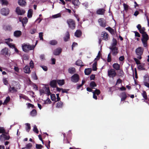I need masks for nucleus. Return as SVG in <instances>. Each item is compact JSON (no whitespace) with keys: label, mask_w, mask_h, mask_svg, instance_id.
<instances>
[{"label":"nucleus","mask_w":149,"mask_h":149,"mask_svg":"<svg viewBox=\"0 0 149 149\" xmlns=\"http://www.w3.org/2000/svg\"><path fill=\"white\" fill-rule=\"evenodd\" d=\"M57 80H53L50 82V85L51 87L55 88L57 87Z\"/></svg>","instance_id":"16"},{"label":"nucleus","mask_w":149,"mask_h":149,"mask_svg":"<svg viewBox=\"0 0 149 149\" xmlns=\"http://www.w3.org/2000/svg\"><path fill=\"white\" fill-rule=\"evenodd\" d=\"M33 11V10L31 9H30L28 10L27 16L29 18H31L32 17Z\"/></svg>","instance_id":"29"},{"label":"nucleus","mask_w":149,"mask_h":149,"mask_svg":"<svg viewBox=\"0 0 149 149\" xmlns=\"http://www.w3.org/2000/svg\"><path fill=\"white\" fill-rule=\"evenodd\" d=\"M101 55V54L100 53V51H99L98 54L96 56V58H95L94 60V61H95L94 63V66H97V61L100 58V56Z\"/></svg>","instance_id":"19"},{"label":"nucleus","mask_w":149,"mask_h":149,"mask_svg":"<svg viewBox=\"0 0 149 149\" xmlns=\"http://www.w3.org/2000/svg\"><path fill=\"white\" fill-rule=\"evenodd\" d=\"M51 99L52 101H55L56 102V97L55 94H52L50 95Z\"/></svg>","instance_id":"43"},{"label":"nucleus","mask_w":149,"mask_h":149,"mask_svg":"<svg viewBox=\"0 0 149 149\" xmlns=\"http://www.w3.org/2000/svg\"><path fill=\"white\" fill-rule=\"evenodd\" d=\"M26 105L27 106L28 108H30L31 107L32 108H33L34 107V105L33 104H32L30 103H26Z\"/></svg>","instance_id":"53"},{"label":"nucleus","mask_w":149,"mask_h":149,"mask_svg":"<svg viewBox=\"0 0 149 149\" xmlns=\"http://www.w3.org/2000/svg\"><path fill=\"white\" fill-rule=\"evenodd\" d=\"M35 47L34 45H31L29 44H24L22 45V49L23 51L27 52L29 50L33 49Z\"/></svg>","instance_id":"2"},{"label":"nucleus","mask_w":149,"mask_h":149,"mask_svg":"<svg viewBox=\"0 0 149 149\" xmlns=\"http://www.w3.org/2000/svg\"><path fill=\"white\" fill-rule=\"evenodd\" d=\"M82 62L80 60H78L76 62V65L78 66H80L81 67L83 66L84 65H82Z\"/></svg>","instance_id":"32"},{"label":"nucleus","mask_w":149,"mask_h":149,"mask_svg":"<svg viewBox=\"0 0 149 149\" xmlns=\"http://www.w3.org/2000/svg\"><path fill=\"white\" fill-rule=\"evenodd\" d=\"M18 4L22 6H24L26 3L25 0H18Z\"/></svg>","instance_id":"24"},{"label":"nucleus","mask_w":149,"mask_h":149,"mask_svg":"<svg viewBox=\"0 0 149 149\" xmlns=\"http://www.w3.org/2000/svg\"><path fill=\"white\" fill-rule=\"evenodd\" d=\"M10 138L8 135H7L5 134H3L0 136V140L1 141L3 142L5 140H8Z\"/></svg>","instance_id":"11"},{"label":"nucleus","mask_w":149,"mask_h":149,"mask_svg":"<svg viewBox=\"0 0 149 149\" xmlns=\"http://www.w3.org/2000/svg\"><path fill=\"white\" fill-rule=\"evenodd\" d=\"M120 97L121 98V101H122L125 100L126 99L127 95L125 92H123L120 93Z\"/></svg>","instance_id":"15"},{"label":"nucleus","mask_w":149,"mask_h":149,"mask_svg":"<svg viewBox=\"0 0 149 149\" xmlns=\"http://www.w3.org/2000/svg\"><path fill=\"white\" fill-rule=\"evenodd\" d=\"M117 44V41L116 39L113 38V43L112 44L111 47H116Z\"/></svg>","instance_id":"38"},{"label":"nucleus","mask_w":149,"mask_h":149,"mask_svg":"<svg viewBox=\"0 0 149 149\" xmlns=\"http://www.w3.org/2000/svg\"><path fill=\"white\" fill-rule=\"evenodd\" d=\"M113 67L116 70H120V66L118 63H116L113 65Z\"/></svg>","instance_id":"23"},{"label":"nucleus","mask_w":149,"mask_h":149,"mask_svg":"<svg viewBox=\"0 0 149 149\" xmlns=\"http://www.w3.org/2000/svg\"><path fill=\"white\" fill-rule=\"evenodd\" d=\"M33 131L36 134H38V131L36 125L33 126Z\"/></svg>","instance_id":"47"},{"label":"nucleus","mask_w":149,"mask_h":149,"mask_svg":"<svg viewBox=\"0 0 149 149\" xmlns=\"http://www.w3.org/2000/svg\"><path fill=\"white\" fill-rule=\"evenodd\" d=\"M40 67L42 68L43 70L45 71L47 70L48 68L47 66L44 65H40Z\"/></svg>","instance_id":"59"},{"label":"nucleus","mask_w":149,"mask_h":149,"mask_svg":"<svg viewBox=\"0 0 149 149\" xmlns=\"http://www.w3.org/2000/svg\"><path fill=\"white\" fill-rule=\"evenodd\" d=\"M96 13L99 15H103L104 13V10L103 9H99L97 10Z\"/></svg>","instance_id":"27"},{"label":"nucleus","mask_w":149,"mask_h":149,"mask_svg":"<svg viewBox=\"0 0 149 149\" xmlns=\"http://www.w3.org/2000/svg\"><path fill=\"white\" fill-rule=\"evenodd\" d=\"M40 58L41 60L45 59V55L44 54H41L40 56Z\"/></svg>","instance_id":"64"},{"label":"nucleus","mask_w":149,"mask_h":149,"mask_svg":"<svg viewBox=\"0 0 149 149\" xmlns=\"http://www.w3.org/2000/svg\"><path fill=\"white\" fill-rule=\"evenodd\" d=\"M111 50L112 54L113 56H116L118 53V49L116 47H111L109 48Z\"/></svg>","instance_id":"12"},{"label":"nucleus","mask_w":149,"mask_h":149,"mask_svg":"<svg viewBox=\"0 0 149 149\" xmlns=\"http://www.w3.org/2000/svg\"><path fill=\"white\" fill-rule=\"evenodd\" d=\"M1 54L4 55L6 57H9L10 55V52L8 49L5 47L3 49L1 52Z\"/></svg>","instance_id":"6"},{"label":"nucleus","mask_w":149,"mask_h":149,"mask_svg":"<svg viewBox=\"0 0 149 149\" xmlns=\"http://www.w3.org/2000/svg\"><path fill=\"white\" fill-rule=\"evenodd\" d=\"M49 43L51 45H55L57 44L58 42L56 40H52L49 41Z\"/></svg>","instance_id":"26"},{"label":"nucleus","mask_w":149,"mask_h":149,"mask_svg":"<svg viewBox=\"0 0 149 149\" xmlns=\"http://www.w3.org/2000/svg\"><path fill=\"white\" fill-rule=\"evenodd\" d=\"M82 4L84 6L86 7V8H87L88 6V3L87 2H85L84 3H82Z\"/></svg>","instance_id":"62"},{"label":"nucleus","mask_w":149,"mask_h":149,"mask_svg":"<svg viewBox=\"0 0 149 149\" xmlns=\"http://www.w3.org/2000/svg\"><path fill=\"white\" fill-rule=\"evenodd\" d=\"M108 75L110 77L113 78L116 75V70L113 69H111L108 70Z\"/></svg>","instance_id":"5"},{"label":"nucleus","mask_w":149,"mask_h":149,"mask_svg":"<svg viewBox=\"0 0 149 149\" xmlns=\"http://www.w3.org/2000/svg\"><path fill=\"white\" fill-rule=\"evenodd\" d=\"M141 95L145 100L147 99V93L145 91H143V93H141Z\"/></svg>","instance_id":"35"},{"label":"nucleus","mask_w":149,"mask_h":149,"mask_svg":"<svg viewBox=\"0 0 149 149\" xmlns=\"http://www.w3.org/2000/svg\"><path fill=\"white\" fill-rule=\"evenodd\" d=\"M100 93V91L99 89H96L95 91H94V99L97 100V97L96 95H98Z\"/></svg>","instance_id":"17"},{"label":"nucleus","mask_w":149,"mask_h":149,"mask_svg":"<svg viewBox=\"0 0 149 149\" xmlns=\"http://www.w3.org/2000/svg\"><path fill=\"white\" fill-rule=\"evenodd\" d=\"M140 33L142 34V38L141 39L143 46L146 47L147 46V41L149 40V37L146 32V29L144 27H142L140 24H138L136 26Z\"/></svg>","instance_id":"1"},{"label":"nucleus","mask_w":149,"mask_h":149,"mask_svg":"<svg viewBox=\"0 0 149 149\" xmlns=\"http://www.w3.org/2000/svg\"><path fill=\"white\" fill-rule=\"evenodd\" d=\"M119 76L123 77L124 75V73L122 70H120L119 72Z\"/></svg>","instance_id":"58"},{"label":"nucleus","mask_w":149,"mask_h":149,"mask_svg":"<svg viewBox=\"0 0 149 149\" xmlns=\"http://www.w3.org/2000/svg\"><path fill=\"white\" fill-rule=\"evenodd\" d=\"M28 22V19L26 17L24 18L22 21V26L23 27H24V24H26Z\"/></svg>","instance_id":"30"},{"label":"nucleus","mask_w":149,"mask_h":149,"mask_svg":"<svg viewBox=\"0 0 149 149\" xmlns=\"http://www.w3.org/2000/svg\"><path fill=\"white\" fill-rule=\"evenodd\" d=\"M137 58H134V61L136 62V63L137 65L140 64V61Z\"/></svg>","instance_id":"60"},{"label":"nucleus","mask_w":149,"mask_h":149,"mask_svg":"<svg viewBox=\"0 0 149 149\" xmlns=\"http://www.w3.org/2000/svg\"><path fill=\"white\" fill-rule=\"evenodd\" d=\"M98 22L100 25L103 27H105L106 26V21L103 18H101L98 19Z\"/></svg>","instance_id":"13"},{"label":"nucleus","mask_w":149,"mask_h":149,"mask_svg":"<svg viewBox=\"0 0 149 149\" xmlns=\"http://www.w3.org/2000/svg\"><path fill=\"white\" fill-rule=\"evenodd\" d=\"M10 88L9 90V91L13 93L15 91H17V90H16L15 89V87H11L10 86Z\"/></svg>","instance_id":"49"},{"label":"nucleus","mask_w":149,"mask_h":149,"mask_svg":"<svg viewBox=\"0 0 149 149\" xmlns=\"http://www.w3.org/2000/svg\"><path fill=\"white\" fill-rule=\"evenodd\" d=\"M22 34V32L19 30L16 31L14 32L13 33L14 36L16 38L19 37Z\"/></svg>","instance_id":"18"},{"label":"nucleus","mask_w":149,"mask_h":149,"mask_svg":"<svg viewBox=\"0 0 149 149\" xmlns=\"http://www.w3.org/2000/svg\"><path fill=\"white\" fill-rule=\"evenodd\" d=\"M36 31V29H31L29 31V32L31 34H33L35 33Z\"/></svg>","instance_id":"54"},{"label":"nucleus","mask_w":149,"mask_h":149,"mask_svg":"<svg viewBox=\"0 0 149 149\" xmlns=\"http://www.w3.org/2000/svg\"><path fill=\"white\" fill-rule=\"evenodd\" d=\"M63 105V103L61 101L58 102L57 103L56 107L58 108H61Z\"/></svg>","instance_id":"45"},{"label":"nucleus","mask_w":149,"mask_h":149,"mask_svg":"<svg viewBox=\"0 0 149 149\" xmlns=\"http://www.w3.org/2000/svg\"><path fill=\"white\" fill-rule=\"evenodd\" d=\"M123 6L124 7V10L126 11H127L129 9V6H128L127 4L124 3L123 4Z\"/></svg>","instance_id":"46"},{"label":"nucleus","mask_w":149,"mask_h":149,"mask_svg":"<svg viewBox=\"0 0 149 149\" xmlns=\"http://www.w3.org/2000/svg\"><path fill=\"white\" fill-rule=\"evenodd\" d=\"M111 61V53H109L107 57V61L108 62H110Z\"/></svg>","instance_id":"48"},{"label":"nucleus","mask_w":149,"mask_h":149,"mask_svg":"<svg viewBox=\"0 0 149 149\" xmlns=\"http://www.w3.org/2000/svg\"><path fill=\"white\" fill-rule=\"evenodd\" d=\"M61 16V14L60 13H58L57 14L52 15V18L54 19L60 17Z\"/></svg>","instance_id":"39"},{"label":"nucleus","mask_w":149,"mask_h":149,"mask_svg":"<svg viewBox=\"0 0 149 149\" xmlns=\"http://www.w3.org/2000/svg\"><path fill=\"white\" fill-rule=\"evenodd\" d=\"M81 35L82 32L80 30H77L74 33L75 36L77 38L80 37L81 36Z\"/></svg>","instance_id":"22"},{"label":"nucleus","mask_w":149,"mask_h":149,"mask_svg":"<svg viewBox=\"0 0 149 149\" xmlns=\"http://www.w3.org/2000/svg\"><path fill=\"white\" fill-rule=\"evenodd\" d=\"M3 81L4 84L7 85L8 84V81L7 79L6 78L3 77Z\"/></svg>","instance_id":"42"},{"label":"nucleus","mask_w":149,"mask_h":149,"mask_svg":"<svg viewBox=\"0 0 149 149\" xmlns=\"http://www.w3.org/2000/svg\"><path fill=\"white\" fill-rule=\"evenodd\" d=\"M71 79L72 82L77 83L79 79V76L77 74H74L71 77Z\"/></svg>","instance_id":"8"},{"label":"nucleus","mask_w":149,"mask_h":149,"mask_svg":"<svg viewBox=\"0 0 149 149\" xmlns=\"http://www.w3.org/2000/svg\"><path fill=\"white\" fill-rule=\"evenodd\" d=\"M46 90V91L47 93H46V94H47V95L49 96L50 95H51V93L50 92V90L49 88H47V87H45Z\"/></svg>","instance_id":"56"},{"label":"nucleus","mask_w":149,"mask_h":149,"mask_svg":"<svg viewBox=\"0 0 149 149\" xmlns=\"http://www.w3.org/2000/svg\"><path fill=\"white\" fill-rule=\"evenodd\" d=\"M62 51V49L60 47H58L56 49L54 50L53 54L55 56L59 55L61 52Z\"/></svg>","instance_id":"14"},{"label":"nucleus","mask_w":149,"mask_h":149,"mask_svg":"<svg viewBox=\"0 0 149 149\" xmlns=\"http://www.w3.org/2000/svg\"><path fill=\"white\" fill-rule=\"evenodd\" d=\"M144 82L149 81V76L148 74H146L144 76Z\"/></svg>","instance_id":"40"},{"label":"nucleus","mask_w":149,"mask_h":149,"mask_svg":"<svg viewBox=\"0 0 149 149\" xmlns=\"http://www.w3.org/2000/svg\"><path fill=\"white\" fill-rule=\"evenodd\" d=\"M69 27L72 29H74L75 27L74 21L72 19H69L67 21Z\"/></svg>","instance_id":"4"},{"label":"nucleus","mask_w":149,"mask_h":149,"mask_svg":"<svg viewBox=\"0 0 149 149\" xmlns=\"http://www.w3.org/2000/svg\"><path fill=\"white\" fill-rule=\"evenodd\" d=\"M43 146L41 144H36V147L37 149H41Z\"/></svg>","instance_id":"55"},{"label":"nucleus","mask_w":149,"mask_h":149,"mask_svg":"<svg viewBox=\"0 0 149 149\" xmlns=\"http://www.w3.org/2000/svg\"><path fill=\"white\" fill-rule=\"evenodd\" d=\"M68 71L70 73L73 74L75 72V69L74 68H69L68 70Z\"/></svg>","instance_id":"36"},{"label":"nucleus","mask_w":149,"mask_h":149,"mask_svg":"<svg viewBox=\"0 0 149 149\" xmlns=\"http://www.w3.org/2000/svg\"><path fill=\"white\" fill-rule=\"evenodd\" d=\"M0 2L3 5H7L8 4V2L7 0H0Z\"/></svg>","instance_id":"44"},{"label":"nucleus","mask_w":149,"mask_h":149,"mask_svg":"<svg viewBox=\"0 0 149 149\" xmlns=\"http://www.w3.org/2000/svg\"><path fill=\"white\" fill-rule=\"evenodd\" d=\"M26 125L25 129L26 131L29 132L31 129L30 124L29 123H26L25 124Z\"/></svg>","instance_id":"28"},{"label":"nucleus","mask_w":149,"mask_h":149,"mask_svg":"<svg viewBox=\"0 0 149 149\" xmlns=\"http://www.w3.org/2000/svg\"><path fill=\"white\" fill-rule=\"evenodd\" d=\"M101 35L102 39L105 41L108 40L109 38V35L105 31L102 32Z\"/></svg>","instance_id":"10"},{"label":"nucleus","mask_w":149,"mask_h":149,"mask_svg":"<svg viewBox=\"0 0 149 149\" xmlns=\"http://www.w3.org/2000/svg\"><path fill=\"white\" fill-rule=\"evenodd\" d=\"M24 72L27 74H29L31 72L30 68L29 66L26 65L23 68Z\"/></svg>","instance_id":"20"},{"label":"nucleus","mask_w":149,"mask_h":149,"mask_svg":"<svg viewBox=\"0 0 149 149\" xmlns=\"http://www.w3.org/2000/svg\"><path fill=\"white\" fill-rule=\"evenodd\" d=\"M32 146V144L31 143H29L26 144L25 148L28 149H30Z\"/></svg>","instance_id":"57"},{"label":"nucleus","mask_w":149,"mask_h":149,"mask_svg":"<svg viewBox=\"0 0 149 149\" xmlns=\"http://www.w3.org/2000/svg\"><path fill=\"white\" fill-rule=\"evenodd\" d=\"M37 114L36 110L35 109H33L30 113V114L32 116H36Z\"/></svg>","instance_id":"33"},{"label":"nucleus","mask_w":149,"mask_h":149,"mask_svg":"<svg viewBox=\"0 0 149 149\" xmlns=\"http://www.w3.org/2000/svg\"><path fill=\"white\" fill-rule=\"evenodd\" d=\"M31 77L34 80H37L38 79V77L35 72H33Z\"/></svg>","instance_id":"41"},{"label":"nucleus","mask_w":149,"mask_h":149,"mask_svg":"<svg viewBox=\"0 0 149 149\" xmlns=\"http://www.w3.org/2000/svg\"><path fill=\"white\" fill-rule=\"evenodd\" d=\"M119 60L120 61H122L124 60L125 58L123 56H120L119 58Z\"/></svg>","instance_id":"63"},{"label":"nucleus","mask_w":149,"mask_h":149,"mask_svg":"<svg viewBox=\"0 0 149 149\" xmlns=\"http://www.w3.org/2000/svg\"><path fill=\"white\" fill-rule=\"evenodd\" d=\"M5 43L6 44H7L8 45V46L11 48H14L15 47L14 45H13L11 43H8V42H5Z\"/></svg>","instance_id":"51"},{"label":"nucleus","mask_w":149,"mask_h":149,"mask_svg":"<svg viewBox=\"0 0 149 149\" xmlns=\"http://www.w3.org/2000/svg\"><path fill=\"white\" fill-rule=\"evenodd\" d=\"M143 48L141 47H139L136 49L135 52L137 55L136 57L139 60L141 59V56L143 54Z\"/></svg>","instance_id":"3"},{"label":"nucleus","mask_w":149,"mask_h":149,"mask_svg":"<svg viewBox=\"0 0 149 149\" xmlns=\"http://www.w3.org/2000/svg\"><path fill=\"white\" fill-rule=\"evenodd\" d=\"M0 12L2 15L6 16L9 14L10 10L8 8H4L1 9Z\"/></svg>","instance_id":"7"},{"label":"nucleus","mask_w":149,"mask_h":149,"mask_svg":"<svg viewBox=\"0 0 149 149\" xmlns=\"http://www.w3.org/2000/svg\"><path fill=\"white\" fill-rule=\"evenodd\" d=\"M72 3L74 6H78L79 5L80 2L78 0H72Z\"/></svg>","instance_id":"34"},{"label":"nucleus","mask_w":149,"mask_h":149,"mask_svg":"<svg viewBox=\"0 0 149 149\" xmlns=\"http://www.w3.org/2000/svg\"><path fill=\"white\" fill-rule=\"evenodd\" d=\"M92 71V69L91 68H86L84 70V73L86 75H89Z\"/></svg>","instance_id":"25"},{"label":"nucleus","mask_w":149,"mask_h":149,"mask_svg":"<svg viewBox=\"0 0 149 149\" xmlns=\"http://www.w3.org/2000/svg\"><path fill=\"white\" fill-rule=\"evenodd\" d=\"M133 32L135 34V37H138L139 38L141 37V35L138 32H137V31H134Z\"/></svg>","instance_id":"52"},{"label":"nucleus","mask_w":149,"mask_h":149,"mask_svg":"<svg viewBox=\"0 0 149 149\" xmlns=\"http://www.w3.org/2000/svg\"><path fill=\"white\" fill-rule=\"evenodd\" d=\"M57 83L60 86H62L65 83L64 79L62 80H57Z\"/></svg>","instance_id":"31"},{"label":"nucleus","mask_w":149,"mask_h":149,"mask_svg":"<svg viewBox=\"0 0 149 149\" xmlns=\"http://www.w3.org/2000/svg\"><path fill=\"white\" fill-rule=\"evenodd\" d=\"M15 12L18 15H22L25 12V10L23 9L20 8L19 7H17L15 10Z\"/></svg>","instance_id":"9"},{"label":"nucleus","mask_w":149,"mask_h":149,"mask_svg":"<svg viewBox=\"0 0 149 149\" xmlns=\"http://www.w3.org/2000/svg\"><path fill=\"white\" fill-rule=\"evenodd\" d=\"M30 66L31 68H33L34 67V63L32 60H31L29 63Z\"/></svg>","instance_id":"61"},{"label":"nucleus","mask_w":149,"mask_h":149,"mask_svg":"<svg viewBox=\"0 0 149 149\" xmlns=\"http://www.w3.org/2000/svg\"><path fill=\"white\" fill-rule=\"evenodd\" d=\"M64 40L65 42L68 41L70 39V34L68 31L66 32L65 36L63 37Z\"/></svg>","instance_id":"21"},{"label":"nucleus","mask_w":149,"mask_h":149,"mask_svg":"<svg viewBox=\"0 0 149 149\" xmlns=\"http://www.w3.org/2000/svg\"><path fill=\"white\" fill-rule=\"evenodd\" d=\"M10 100V98L9 96L6 97L3 103V105L6 104Z\"/></svg>","instance_id":"37"},{"label":"nucleus","mask_w":149,"mask_h":149,"mask_svg":"<svg viewBox=\"0 0 149 149\" xmlns=\"http://www.w3.org/2000/svg\"><path fill=\"white\" fill-rule=\"evenodd\" d=\"M43 32H40L39 33V37L40 38V40H43Z\"/></svg>","instance_id":"50"}]
</instances>
